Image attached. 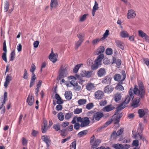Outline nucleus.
<instances>
[{"mask_svg": "<svg viewBox=\"0 0 149 149\" xmlns=\"http://www.w3.org/2000/svg\"><path fill=\"white\" fill-rule=\"evenodd\" d=\"M114 90V88L112 85H108L105 87L104 89V91L105 93H110Z\"/></svg>", "mask_w": 149, "mask_h": 149, "instance_id": "16", "label": "nucleus"}, {"mask_svg": "<svg viewBox=\"0 0 149 149\" xmlns=\"http://www.w3.org/2000/svg\"><path fill=\"white\" fill-rule=\"evenodd\" d=\"M90 143L91 146V148L94 149L97 148L101 143V140L95 138V136L93 135L91 138Z\"/></svg>", "mask_w": 149, "mask_h": 149, "instance_id": "4", "label": "nucleus"}, {"mask_svg": "<svg viewBox=\"0 0 149 149\" xmlns=\"http://www.w3.org/2000/svg\"><path fill=\"white\" fill-rule=\"evenodd\" d=\"M121 73L123 75V77L119 81V82L117 84H119L120 85H122L123 84V81L125 80L126 77V74L125 72L124 71H122L121 72Z\"/></svg>", "mask_w": 149, "mask_h": 149, "instance_id": "27", "label": "nucleus"}, {"mask_svg": "<svg viewBox=\"0 0 149 149\" xmlns=\"http://www.w3.org/2000/svg\"><path fill=\"white\" fill-rule=\"evenodd\" d=\"M41 139L47 145V146L49 147L50 144L51 140L49 137L46 135H43L41 137Z\"/></svg>", "mask_w": 149, "mask_h": 149, "instance_id": "17", "label": "nucleus"}, {"mask_svg": "<svg viewBox=\"0 0 149 149\" xmlns=\"http://www.w3.org/2000/svg\"><path fill=\"white\" fill-rule=\"evenodd\" d=\"M26 102L30 106H32L34 102V97L32 95H29L26 100Z\"/></svg>", "mask_w": 149, "mask_h": 149, "instance_id": "21", "label": "nucleus"}, {"mask_svg": "<svg viewBox=\"0 0 149 149\" xmlns=\"http://www.w3.org/2000/svg\"><path fill=\"white\" fill-rule=\"evenodd\" d=\"M96 85L93 83L88 82L86 85V89L88 91H92L95 89Z\"/></svg>", "mask_w": 149, "mask_h": 149, "instance_id": "11", "label": "nucleus"}, {"mask_svg": "<svg viewBox=\"0 0 149 149\" xmlns=\"http://www.w3.org/2000/svg\"><path fill=\"white\" fill-rule=\"evenodd\" d=\"M57 117L60 121L63 120L64 119V116L62 112H60L57 114Z\"/></svg>", "mask_w": 149, "mask_h": 149, "instance_id": "36", "label": "nucleus"}, {"mask_svg": "<svg viewBox=\"0 0 149 149\" xmlns=\"http://www.w3.org/2000/svg\"><path fill=\"white\" fill-rule=\"evenodd\" d=\"M87 15L84 14L81 17L80 19V21L81 22L84 21L86 18Z\"/></svg>", "mask_w": 149, "mask_h": 149, "instance_id": "62", "label": "nucleus"}, {"mask_svg": "<svg viewBox=\"0 0 149 149\" xmlns=\"http://www.w3.org/2000/svg\"><path fill=\"white\" fill-rule=\"evenodd\" d=\"M104 96L103 92L101 90H98L95 92L94 93L95 99L96 100H101L102 99Z\"/></svg>", "mask_w": 149, "mask_h": 149, "instance_id": "7", "label": "nucleus"}, {"mask_svg": "<svg viewBox=\"0 0 149 149\" xmlns=\"http://www.w3.org/2000/svg\"><path fill=\"white\" fill-rule=\"evenodd\" d=\"M74 87V89L76 91H79L81 90V87L77 84H76L74 85V86H73Z\"/></svg>", "mask_w": 149, "mask_h": 149, "instance_id": "52", "label": "nucleus"}, {"mask_svg": "<svg viewBox=\"0 0 149 149\" xmlns=\"http://www.w3.org/2000/svg\"><path fill=\"white\" fill-rule=\"evenodd\" d=\"M139 88L136 85L134 86L133 89L131 88L129 91V95H127L125 101L116 108L117 111L116 114L120 111L126 107V105L128 104L131 100H132L134 97V95L133 92L136 95L139 96L140 98H144L146 95V89L142 82L141 80L138 81Z\"/></svg>", "mask_w": 149, "mask_h": 149, "instance_id": "1", "label": "nucleus"}, {"mask_svg": "<svg viewBox=\"0 0 149 149\" xmlns=\"http://www.w3.org/2000/svg\"><path fill=\"white\" fill-rule=\"evenodd\" d=\"M57 54H54L53 51L52 50L49 57L50 60L53 63H54L57 61Z\"/></svg>", "mask_w": 149, "mask_h": 149, "instance_id": "13", "label": "nucleus"}, {"mask_svg": "<svg viewBox=\"0 0 149 149\" xmlns=\"http://www.w3.org/2000/svg\"><path fill=\"white\" fill-rule=\"evenodd\" d=\"M67 74V69L63 67V65H61L60 68V73L58 77V79L60 80L66 77Z\"/></svg>", "mask_w": 149, "mask_h": 149, "instance_id": "5", "label": "nucleus"}, {"mask_svg": "<svg viewBox=\"0 0 149 149\" xmlns=\"http://www.w3.org/2000/svg\"><path fill=\"white\" fill-rule=\"evenodd\" d=\"M76 141L75 140L73 142L70 146V149H76Z\"/></svg>", "mask_w": 149, "mask_h": 149, "instance_id": "47", "label": "nucleus"}, {"mask_svg": "<svg viewBox=\"0 0 149 149\" xmlns=\"http://www.w3.org/2000/svg\"><path fill=\"white\" fill-rule=\"evenodd\" d=\"M115 109V107L111 104L108 105L104 107L102 109L104 112H109L110 111Z\"/></svg>", "mask_w": 149, "mask_h": 149, "instance_id": "18", "label": "nucleus"}, {"mask_svg": "<svg viewBox=\"0 0 149 149\" xmlns=\"http://www.w3.org/2000/svg\"><path fill=\"white\" fill-rule=\"evenodd\" d=\"M63 109V106L61 104L57 105L56 107V109L57 111H60L62 110Z\"/></svg>", "mask_w": 149, "mask_h": 149, "instance_id": "63", "label": "nucleus"}, {"mask_svg": "<svg viewBox=\"0 0 149 149\" xmlns=\"http://www.w3.org/2000/svg\"><path fill=\"white\" fill-rule=\"evenodd\" d=\"M77 36L79 39V40L83 42L84 40V34L82 33H78L77 35Z\"/></svg>", "mask_w": 149, "mask_h": 149, "instance_id": "32", "label": "nucleus"}, {"mask_svg": "<svg viewBox=\"0 0 149 149\" xmlns=\"http://www.w3.org/2000/svg\"><path fill=\"white\" fill-rule=\"evenodd\" d=\"M58 5V3L56 0H51L50 2V9L52 10L54 8H56Z\"/></svg>", "mask_w": 149, "mask_h": 149, "instance_id": "23", "label": "nucleus"}, {"mask_svg": "<svg viewBox=\"0 0 149 149\" xmlns=\"http://www.w3.org/2000/svg\"><path fill=\"white\" fill-rule=\"evenodd\" d=\"M115 43L116 45L119 47L122 50L124 49V45L122 42L118 40H116Z\"/></svg>", "mask_w": 149, "mask_h": 149, "instance_id": "26", "label": "nucleus"}, {"mask_svg": "<svg viewBox=\"0 0 149 149\" xmlns=\"http://www.w3.org/2000/svg\"><path fill=\"white\" fill-rule=\"evenodd\" d=\"M103 116L104 114L103 113L100 111L94 113L92 121L94 122L95 119L96 121H98Z\"/></svg>", "mask_w": 149, "mask_h": 149, "instance_id": "6", "label": "nucleus"}, {"mask_svg": "<svg viewBox=\"0 0 149 149\" xmlns=\"http://www.w3.org/2000/svg\"><path fill=\"white\" fill-rule=\"evenodd\" d=\"M22 143L23 146H26L27 144V141L25 138L23 137L22 138Z\"/></svg>", "mask_w": 149, "mask_h": 149, "instance_id": "57", "label": "nucleus"}, {"mask_svg": "<svg viewBox=\"0 0 149 149\" xmlns=\"http://www.w3.org/2000/svg\"><path fill=\"white\" fill-rule=\"evenodd\" d=\"M120 35L123 38H127L129 37V34L126 31H123L120 33Z\"/></svg>", "mask_w": 149, "mask_h": 149, "instance_id": "31", "label": "nucleus"}, {"mask_svg": "<svg viewBox=\"0 0 149 149\" xmlns=\"http://www.w3.org/2000/svg\"><path fill=\"white\" fill-rule=\"evenodd\" d=\"M55 98L57 100V103L58 104H61L63 103V102L61 99L59 95L58 94H56L55 95Z\"/></svg>", "mask_w": 149, "mask_h": 149, "instance_id": "24", "label": "nucleus"}, {"mask_svg": "<svg viewBox=\"0 0 149 149\" xmlns=\"http://www.w3.org/2000/svg\"><path fill=\"white\" fill-rule=\"evenodd\" d=\"M64 95L65 99L68 100L71 99L72 97V92L70 91H66Z\"/></svg>", "mask_w": 149, "mask_h": 149, "instance_id": "22", "label": "nucleus"}, {"mask_svg": "<svg viewBox=\"0 0 149 149\" xmlns=\"http://www.w3.org/2000/svg\"><path fill=\"white\" fill-rule=\"evenodd\" d=\"M107 104V101L106 100H103L99 102V105L101 107H103L106 105Z\"/></svg>", "mask_w": 149, "mask_h": 149, "instance_id": "42", "label": "nucleus"}, {"mask_svg": "<svg viewBox=\"0 0 149 149\" xmlns=\"http://www.w3.org/2000/svg\"><path fill=\"white\" fill-rule=\"evenodd\" d=\"M86 102V99H80L78 101V103L79 105H82L85 104Z\"/></svg>", "mask_w": 149, "mask_h": 149, "instance_id": "41", "label": "nucleus"}, {"mask_svg": "<svg viewBox=\"0 0 149 149\" xmlns=\"http://www.w3.org/2000/svg\"><path fill=\"white\" fill-rule=\"evenodd\" d=\"M77 120L78 122L81 123L80 126L82 128L88 126L90 122L89 118L86 117L82 118L79 117L77 118Z\"/></svg>", "mask_w": 149, "mask_h": 149, "instance_id": "3", "label": "nucleus"}, {"mask_svg": "<svg viewBox=\"0 0 149 149\" xmlns=\"http://www.w3.org/2000/svg\"><path fill=\"white\" fill-rule=\"evenodd\" d=\"M104 57L103 54H100L97 58L94 61V63L91 66V68L93 70L97 69L99 66L101 65L102 61Z\"/></svg>", "mask_w": 149, "mask_h": 149, "instance_id": "2", "label": "nucleus"}, {"mask_svg": "<svg viewBox=\"0 0 149 149\" xmlns=\"http://www.w3.org/2000/svg\"><path fill=\"white\" fill-rule=\"evenodd\" d=\"M50 128V126L47 125V120L45 119H43L42 123L41 126V131L42 133H45Z\"/></svg>", "mask_w": 149, "mask_h": 149, "instance_id": "9", "label": "nucleus"}, {"mask_svg": "<svg viewBox=\"0 0 149 149\" xmlns=\"http://www.w3.org/2000/svg\"><path fill=\"white\" fill-rule=\"evenodd\" d=\"M113 121V118H111V119L108 121H107L105 123L104 125V127H105L108 126V125L111 124L112 121Z\"/></svg>", "mask_w": 149, "mask_h": 149, "instance_id": "56", "label": "nucleus"}, {"mask_svg": "<svg viewBox=\"0 0 149 149\" xmlns=\"http://www.w3.org/2000/svg\"><path fill=\"white\" fill-rule=\"evenodd\" d=\"M111 78L109 76H107L103 78L102 80V82L103 84L109 85L111 83Z\"/></svg>", "mask_w": 149, "mask_h": 149, "instance_id": "14", "label": "nucleus"}, {"mask_svg": "<svg viewBox=\"0 0 149 149\" xmlns=\"http://www.w3.org/2000/svg\"><path fill=\"white\" fill-rule=\"evenodd\" d=\"M124 131L123 128H120V129L118 130L117 132L116 135L117 136H119L121 135L123 132Z\"/></svg>", "mask_w": 149, "mask_h": 149, "instance_id": "53", "label": "nucleus"}, {"mask_svg": "<svg viewBox=\"0 0 149 149\" xmlns=\"http://www.w3.org/2000/svg\"><path fill=\"white\" fill-rule=\"evenodd\" d=\"M82 111V109L81 108L79 109L77 108L75 109L74 111V113L75 114H78L81 113Z\"/></svg>", "mask_w": 149, "mask_h": 149, "instance_id": "51", "label": "nucleus"}, {"mask_svg": "<svg viewBox=\"0 0 149 149\" xmlns=\"http://www.w3.org/2000/svg\"><path fill=\"white\" fill-rule=\"evenodd\" d=\"M12 80V77L10 74H8L6 78L4 84V85L6 88L9 84L10 82Z\"/></svg>", "mask_w": 149, "mask_h": 149, "instance_id": "19", "label": "nucleus"}, {"mask_svg": "<svg viewBox=\"0 0 149 149\" xmlns=\"http://www.w3.org/2000/svg\"><path fill=\"white\" fill-rule=\"evenodd\" d=\"M106 70L104 68H100L97 72V75L98 77H101L104 76L106 74Z\"/></svg>", "mask_w": 149, "mask_h": 149, "instance_id": "20", "label": "nucleus"}, {"mask_svg": "<svg viewBox=\"0 0 149 149\" xmlns=\"http://www.w3.org/2000/svg\"><path fill=\"white\" fill-rule=\"evenodd\" d=\"M23 78L26 79H27L28 78L27 71L26 69H24V73Z\"/></svg>", "mask_w": 149, "mask_h": 149, "instance_id": "58", "label": "nucleus"}, {"mask_svg": "<svg viewBox=\"0 0 149 149\" xmlns=\"http://www.w3.org/2000/svg\"><path fill=\"white\" fill-rule=\"evenodd\" d=\"M104 51V48L103 46H100L97 49L96 54L98 55L101 53H103Z\"/></svg>", "mask_w": 149, "mask_h": 149, "instance_id": "29", "label": "nucleus"}, {"mask_svg": "<svg viewBox=\"0 0 149 149\" xmlns=\"http://www.w3.org/2000/svg\"><path fill=\"white\" fill-rule=\"evenodd\" d=\"M99 8L98 4L96 1H95L94 5L93 7V9L95 10H97Z\"/></svg>", "mask_w": 149, "mask_h": 149, "instance_id": "54", "label": "nucleus"}, {"mask_svg": "<svg viewBox=\"0 0 149 149\" xmlns=\"http://www.w3.org/2000/svg\"><path fill=\"white\" fill-rule=\"evenodd\" d=\"M138 113L139 114V116L140 118H142L145 115V113L143 109H140L138 111Z\"/></svg>", "mask_w": 149, "mask_h": 149, "instance_id": "39", "label": "nucleus"}, {"mask_svg": "<svg viewBox=\"0 0 149 149\" xmlns=\"http://www.w3.org/2000/svg\"><path fill=\"white\" fill-rule=\"evenodd\" d=\"M114 80L117 81H119L121 79V75L118 74H115L113 77Z\"/></svg>", "mask_w": 149, "mask_h": 149, "instance_id": "34", "label": "nucleus"}, {"mask_svg": "<svg viewBox=\"0 0 149 149\" xmlns=\"http://www.w3.org/2000/svg\"><path fill=\"white\" fill-rule=\"evenodd\" d=\"M3 50L5 53H6L7 52V50L6 48V42L5 40H4L3 43Z\"/></svg>", "mask_w": 149, "mask_h": 149, "instance_id": "61", "label": "nucleus"}, {"mask_svg": "<svg viewBox=\"0 0 149 149\" xmlns=\"http://www.w3.org/2000/svg\"><path fill=\"white\" fill-rule=\"evenodd\" d=\"M88 131L87 130H84L79 132L77 134L79 137H81L85 135L88 133Z\"/></svg>", "mask_w": 149, "mask_h": 149, "instance_id": "28", "label": "nucleus"}, {"mask_svg": "<svg viewBox=\"0 0 149 149\" xmlns=\"http://www.w3.org/2000/svg\"><path fill=\"white\" fill-rule=\"evenodd\" d=\"M138 35L139 36L145 39L146 42H149V37L142 31L139 30L138 31Z\"/></svg>", "mask_w": 149, "mask_h": 149, "instance_id": "12", "label": "nucleus"}, {"mask_svg": "<svg viewBox=\"0 0 149 149\" xmlns=\"http://www.w3.org/2000/svg\"><path fill=\"white\" fill-rule=\"evenodd\" d=\"M6 53L3 52L2 54V58L3 60L5 61L7 63V59L6 56Z\"/></svg>", "mask_w": 149, "mask_h": 149, "instance_id": "59", "label": "nucleus"}, {"mask_svg": "<svg viewBox=\"0 0 149 149\" xmlns=\"http://www.w3.org/2000/svg\"><path fill=\"white\" fill-rule=\"evenodd\" d=\"M83 42L78 40L75 43V48L76 49H77L80 46Z\"/></svg>", "mask_w": 149, "mask_h": 149, "instance_id": "50", "label": "nucleus"}, {"mask_svg": "<svg viewBox=\"0 0 149 149\" xmlns=\"http://www.w3.org/2000/svg\"><path fill=\"white\" fill-rule=\"evenodd\" d=\"M80 74L81 77L90 78L93 74V71L92 70L89 71L83 70L81 72Z\"/></svg>", "mask_w": 149, "mask_h": 149, "instance_id": "10", "label": "nucleus"}, {"mask_svg": "<svg viewBox=\"0 0 149 149\" xmlns=\"http://www.w3.org/2000/svg\"><path fill=\"white\" fill-rule=\"evenodd\" d=\"M121 93H117L115 95V100L116 102H119L121 99Z\"/></svg>", "mask_w": 149, "mask_h": 149, "instance_id": "25", "label": "nucleus"}, {"mask_svg": "<svg viewBox=\"0 0 149 149\" xmlns=\"http://www.w3.org/2000/svg\"><path fill=\"white\" fill-rule=\"evenodd\" d=\"M70 79L71 80L70 81V84L73 86H74V85L77 84L76 81V78L73 76L70 77Z\"/></svg>", "mask_w": 149, "mask_h": 149, "instance_id": "30", "label": "nucleus"}, {"mask_svg": "<svg viewBox=\"0 0 149 149\" xmlns=\"http://www.w3.org/2000/svg\"><path fill=\"white\" fill-rule=\"evenodd\" d=\"M15 55V50H14L11 52L10 57L9 61H12L14 60Z\"/></svg>", "mask_w": 149, "mask_h": 149, "instance_id": "35", "label": "nucleus"}, {"mask_svg": "<svg viewBox=\"0 0 149 149\" xmlns=\"http://www.w3.org/2000/svg\"><path fill=\"white\" fill-rule=\"evenodd\" d=\"M112 49L110 48H107L106 51V53L107 54L110 55L112 54Z\"/></svg>", "mask_w": 149, "mask_h": 149, "instance_id": "49", "label": "nucleus"}, {"mask_svg": "<svg viewBox=\"0 0 149 149\" xmlns=\"http://www.w3.org/2000/svg\"><path fill=\"white\" fill-rule=\"evenodd\" d=\"M9 6L10 4L9 2L8 1H6L5 4L4 6V10H5V12H7L8 11L9 8Z\"/></svg>", "mask_w": 149, "mask_h": 149, "instance_id": "45", "label": "nucleus"}, {"mask_svg": "<svg viewBox=\"0 0 149 149\" xmlns=\"http://www.w3.org/2000/svg\"><path fill=\"white\" fill-rule=\"evenodd\" d=\"M139 102V100L135 99L132 104V106L134 107H137L138 105Z\"/></svg>", "mask_w": 149, "mask_h": 149, "instance_id": "38", "label": "nucleus"}, {"mask_svg": "<svg viewBox=\"0 0 149 149\" xmlns=\"http://www.w3.org/2000/svg\"><path fill=\"white\" fill-rule=\"evenodd\" d=\"M36 66L34 64H32L30 69V71L32 72V73H34V72L36 69Z\"/></svg>", "mask_w": 149, "mask_h": 149, "instance_id": "55", "label": "nucleus"}, {"mask_svg": "<svg viewBox=\"0 0 149 149\" xmlns=\"http://www.w3.org/2000/svg\"><path fill=\"white\" fill-rule=\"evenodd\" d=\"M100 40H101V38L100 39L99 38H97L93 40L92 41V43L93 45H95Z\"/></svg>", "mask_w": 149, "mask_h": 149, "instance_id": "48", "label": "nucleus"}, {"mask_svg": "<svg viewBox=\"0 0 149 149\" xmlns=\"http://www.w3.org/2000/svg\"><path fill=\"white\" fill-rule=\"evenodd\" d=\"M136 16V14L134 10L130 9L128 10L127 16L128 19L134 18Z\"/></svg>", "mask_w": 149, "mask_h": 149, "instance_id": "15", "label": "nucleus"}, {"mask_svg": "<svg viewBox=\"0 0 149 149\" xmlns=\"http://www.w3.org/2000/svg\"><path fill=\"white\" fill-rule=\"evenodd\" d=\"M132 145L137 147L139 145V142L138 140H134L133 141L132 143Z\"/></svg>", "mask_w": 149, "mask_h": 149, "instance_id": "60", "label": "nucleus"}, {"mask_svg": "<svg viewBox=\"0 0 149 149\" xmlns=\"http://www.w3.org/2000/svg\"><path fill=\"white\" fill-rule=\"evenodd\" d=\"M94 106V105L93 103H90L86 105V108L88 110H90L92 109Z\"/></svg>", "mask_w": 149, "mask_h": 149, "instance_id": "43", "label": "nucleus"}, {"mask_svg": "<svg viewBox=\"0 0 149 149\" xmlns=\"http://www.w3.org/2000/svg\"><path fill=\"white\" fill-rule=\"evenodd\" d=\"M143 61L147 65L149 66V60L147 58H143Z\"/></svg>", "mask_w": 149, "mask_h": 149, "instance_id": "64", "label": "nucleus"}, {"mask_svg": "<svg viewBox=\"0 0 149 149\" xmlns=\"http://www.w3.org/2000/svg\"><path fill=\"white\" fill-rule=\"evenodd\" d=\"M109 34V31L108 30H106L105 33L103 35V37L101 38V40H103L105 39L107 37V36Z\"/></svg>", "mask_w": 149, "mask_h": 149, "instance_id": "44", "label": "nucleus"}, {"mask_svg": "<svg viewBox=\"0 0 149 149\" xmlns=\"http://www.w3.org/2000/svg\"><path fill=\"white\" fill-rule=\"evenodd\" d=\"M81 65H82V64H79L77 65L73 69V72L74 73H77Z\"/></svg>", "mask_w": 149, "mask_h": 149, "instance_id": "33", "label": "nucleus"}, {"mask_svg": "<svg viewBox=\"0 0 149 149\" xmlns=\"http://www.w3.org/2000/svg\"><path fill=\"white\" fill-rule=\"evenodd\" d=\"M116 89L119 91H122L124 90L123 87L122 85L119 84H117L116 87H115Z\"/></svg>", "mask_w": 149, "mask_h": 149, "instance_id": "40", "label": "nucleus"}, {"mask_svg": "<svg viewBox=\"0 0 149 149\" xmlns=\"http://www.w3.org/2000/svg\"><path fill=\"white\" fill-rule=\"evenodd\" d=\"M53 128L56 131L60 130V126L58 124H54L53 126Z\"/></svg>", "mask_w": 149, "mask_h": 149, "instance_id": "46", "label": "nucleus"}, {"mask_svg": "<svg viewBox=\"0 0 149 149\" xmlns=\"http://www.w3.org/2000/svg\"><path fill=\"white\" fill-rule=\"evenodd\" d=\"M73 115V112H69L66 113L65 116V118L67 120H68L71 118Z\"/></svg>", "mask_w": 149, "mask_h": 149, "instance_id": "37", "label": "nucleus"}, {"mask_svg": "<svg viewBox=\"0 0 149 149\" xmlns=\"http://www.w3.org/2000/svg\"><path fill=\"white\" fill-rule=\"evenodd\" d=\"M113 147L115 149H127L130 147V146L127 144L122 145L117 143L113 145Z\"/></svg>", "mask_w": 149, "mask_h": 149, "instance_id": "8", "label": "nucleus"}]
</instances>
